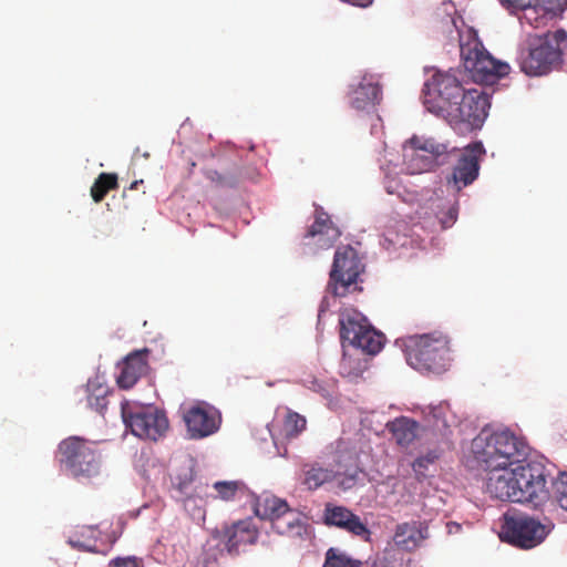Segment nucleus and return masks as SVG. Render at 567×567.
Returning a JSON list of instances; mask_svg holds the SVG:
<instances>
[{
    "label": "nucleus",
    "instance_id": "393cba45",
    "mask_svg": "<svg viewBox=\"0 0 567 567\" xmlns=\"http://www.w3.org/2000/svg\"><path fill=\"white\" fill-rule=\"evenodd\" d=\"M388 430L391 432L396 444L409 446L416 437L417 423L409 417H399L388 423Z\"/></svg>",
    "mask_w": 567,
    "mask_h": 567
},
{
    "label": "nucleus",
    "instance_id": "a878e982",
    "mask_svg": "<svg viewBox=\"0 0 567 567\" xmlns=\"http://www.w3.org/2000/svg\"><path fill=\"white\" fill-rule=\"evenodd\" d=\"M217 495L214 498H219L225 502L230 501H249L251 492L241 481H218L213 485Z\"/></svg>",
    "mask_w": 567,
    "mask_h": 567
},
{
    "label": "nucleus",
    "instance_id": "ddd939ff",
    "mask_svg": "<svg viewBox=\"0 0 567 567\" xmlns=\"http://www.w3.org/2000/svg\"><path fill=\"white\" fill-rule=\"evenodd\" d=\"M258 529L252 519L237 520L230 525L224 524L212 533L216 546H221L220 553L226 550L230 555H237L241 547L252 545L258 539Z\"/></svg>",
    "mask_w": 567,
    "mask_h": 567
},
{
    "label": "nucleus",
    "instance_id": "37998d69",
    "mask_svg": "<svg viewBox=\"0 0 567 567\" xmlns=\"http://www.w3.org/2000/svg\"><path fill=\"white\" fill-rule=\"evenodd\" d=\"M323 312V309L321 308L319 311V318L321 317V313Z\"/></svg>",
    "mask_w": 567,
    "mask_h": 567
},
{
    "label": "nucleus",
    "instance_id": "f3484780",
    "mask_svg": "<svg viewBox=\"0 0 567 567\" xmlns=\"http://www.w3.org/2000/svg\"><path fill=\"white\" fill-rule=\"evenodd\" d=\"M184 420L193 439L208 436L218 430L216 413L202 406L190 408L186 412Z\"/></svg>",
    "mask_w": 567,
    "mask_h": 567
},
{
    "label": "nucleus",
    "instance_id": "7ed1b4c3",
    "mask_svg": "<svg viewBox=\"0 0 567 567\" xmlns=\"http://www.w3.org/2000/svg\"><path fill=\"white\" fill-rule=\"evenodd\" d=\"M471 451L481 470L495 471L522 463L528 454V445L509 430L484 427L473 439Z\"/></svg>",
    "mask_w": 567,
    "mask_h": 567
},
{
    "label": "nucleus",
    "instance_id": "dca6fc26",
    "mask_svg": "<svg viewBox=\"0 0 567 567\" xmlns=\"http://www.w3.org/2000/svg\"><path fill=\"white\" fill-rule=\"evenodd\" d=\"M193 473L189 470L184 478L177 476L174 478L173 484L177 488L178 492L185 494V498L183 499V505L185 511L189 514L192 519L196 522L205 520L206 509H205V499L206 488L204 486H196L195 494H187L188 489L193 484Z\"/></svg>",
    "mask_w": 567,
    "mask_h": 567
},
{
    "label": "nucleus",
    "instance_id": "c756f323",
    "mask_svg": "<svg viewBox=\"0 0 567 567\" xmlns=\"http://www.w3.org/2000/svg\"><path fill=\"white\" fill-rule=\"evenodd\" d=\"M118 188V178L115 173H101L91 187V197L95 203H101L107 193Z\"/></svg>",
    "mask_w": 567,
    "mask_h": 567
},
{
    "label": "nucleus",
    "instance_id": "e433bc0d",
    "mask_svg": "<svg viewBox=\"0 0 567 567\" xmlns=\"http://www.w3.org/2000/svg\"><path fill=\"white\" fill-rule=\"evenodd\" d=\"M533 2H535L538 10L544 12L550 19L556 16L558 10V0H533Z\"/></svg>",
    "mask_w": 567,
    "mask_h": 567
},
{
    "label": "nucleus",
    "instance_id": "cd10ccee",
    "mask_svg": "<svg viewBox=\"0 0 567 567\" xmlns=\"http://www.w3.org/2000/svg\"><path fill=\"white\" fill-rule=\"evenodd\" d=\"M451 414L447 404H439L431 406L426 415L427 422L432 425L433 430L440 433L441 441L446 445L450 444V436L452 434L451 425L447 416Z\"/></svg>",
    "mask_w": 567,
    "mask_h": 567
},
{
    "label": "nucleus",
    "instance_id": "1a4fd4ad",
    "mask_svg": "<svg viewBox=\"0 0 567 567\" xmlns=\"http://www.w3.org/2000/svg\"><path fill=\"white\" fill-rule=\"evenodd\" d=\"M340 338L368 354H377L383 347L384 336L378 332L368 319L353 308L339 313Z\"/></svg>",
    "mask_w": 567,
    "mask_h": 567
},
{
    "label": "nucleus",
    "instance_id": "412c9836",
    "mask_svg": "<svg viewBox=\"0 0 567 567\" xmlns=\"http://www.w3.org/2000/svg\"><path fill=\"white\" fill-rule=\"evenodd\" d=\"M382 99V90L372 76L362 78L352 92L351 106L359 111L373 109Z\"/></svg>",
    "mask_w": 567,
    "mask_h": 567
},
{
    "label": "nucleus",
    "instance_id": "a211bd4d",
    "mask_svg": "<svg viewBox=\"0 0 567 567\" xmlns=\"http://www.w3.org/2000/svg\"><path fill=\"white\" fill-rule=\"evenodd\" d=\"M150 350H136L130 353L121 364V371L117 375V384L121 389L132 388L137 380L146 373L148 364L147 357Z\"/></svg>",
    "mask_w": 567,
    "mask_h": 567
},
{
    "label": "nucleus",
    "instance_id": "423d86ee",
    "mask_svg": "<svg viewBox=\"0 0 567 567\" xmlns=\"http://www.w3.org/2000/svg\"><path fill=\"white\" fill-rule=\"evenodd\" d=\"M460 51L463 65L475 82L492 83L511 70L507 63L496 61L489 54L472 28L460 33Z\"/></svg>",
    "mask_w": 567,
    "mask_h": 567
},
{
    "label": "nucleus",
    "instance_id": "72a5a7b5",
    "mask_svg": "<svg viewBox=\"0 0 567 567\" xmlns=\"http://www.w3.org/2000/svg\"><path fill=\"white\" fill-rule=\"evenodd\" d=\"M306 419L297 412L288 411L285 420L282 430L287 437H295L306 429Z\"/></svg>",
    "mask_w": 567,
    "mask_h": 567
},
{
    "label": "nucleus",
    "instance_id": "6e6552de",
    "mask_svg": "<svg viewBox=\"0 0 567 567\" xmlns=\"http://www.w3.org/2000/svg\"><path fill=\"white\" fill-rule=\"evenodd\" d=\"M450 146L434 138L413 136L403 145V164L408 174H422L447 163Z\"/></svg>",
    "mask_w": 567,
    "mask_h": 567
},
{
    "label": "nucleus",
    "instance_id": "5701e85b",
    "mask_svg": "<svg viewBox=\"0 0 567 567\" xmlns=\"http://www.w3.org/2000/svg\"><path fill=\"white\" fill-rule=\"evenodd\" d=\"M249 501L252 504L256 516L270 522L278 517L279 514L285 513L288 506L286 501L271 495L256 496L251 493Z\"/></svg>",
    "mask_w": 567,
    "mask_h": 567
},
{
    "label": "nucleus",
    "instance_id": "a19ab883",
    "mask_svg": "<svg viewBox=\"0 0 567 567\" xmlns=\"http://www.w3.org/2000/svg\"><path fill=\"white\" fill-rule=\"evenodd\" d=\"M206 567H217V560L216 558H214L213 561H209L208 565Z\"/></svg>",
    "mask_w": 567,
    "mask_h": 567
},
{
    "label": "nucleus",
    "instance_id": "f704fd0d",
    "mask_svg": "<svg viewBox=\"0 0 567 567\" xmlns=\"http://www.w3.org/2000/svg\"><path fill=\"white\" fill-rule=\"evenodd\" d=\"M440 457V452L436 450L429 451L425 455L419 456L412 464V468L417 477L422 480L426 476L429 464H433Z\"/></svg>",
    "mask_w": 567,
    "mask_h": 567
},
{
    "label": "nucleus",
    "instance_id": "9d476101",
    "mask_svg": "<svg viewBox=\"0 0 567 567\" xmlns=\"http://www.w3.org/2000/svg\"><path fill=\"white\" fill-rule=\"evenodd\" d=\"M363 270L364 265L354 248L339 247L329 274L328 291L334 297H344L352 291H360L358 278Z\"/></svg>",
    "mask_w": 567,
    "mask_h": 567
},
{
    "label": "nucleus",
    "instance_id": "20e7f679",
    "mask_svg": "<svg viewBox=\"0 0 567 567\" xmlns=\"http://www.w3.org/2000/svg\"><path fill=\"white\" fill-rule=\"evenodd\" d=\"M406 362L420 372L442 373L451 361L450 340L442 332L410 336L401 340Z\"/></svg>",
    "mask_w": 567,
    "mask_h": 567
},
{
    "label": "nucleus",
    "instance_id": "2f4dec72",
    "mask_svg": "<svg viewBox=\"0 0 567 567\" xmlns=\"http://www.w3.org/2000/svg\"><path fill=\"white\" fill-rule=\"evenodd\" d=\"M323 567H363L360 560L353 559L339 548L331 547L326 553Z\"/></svg>",
    "mask_w": 567,
    "mask_h": 567
},
{
    "label": "nucleus",
    "instance_id": "58836bf2",
    "mask_svg": "<svg viewBox=\"0 0 567 567\" xmlns=\"http://www.w3.org/2000/svg\"><path fill=\"white\" fill-rule=\"evenodd\" d=\"M456 219V212L454 209H450L449 212V221L452 225Z\"/></svg>",
    "mask_w": 567,
    "mask_h": 567
},
{
    "label": "nucleus",
    "instance_id": "4be33fe9",
    "mask_svg": "<svg viewBox=\"0 0 567 567\" xmlns=\"http://www.w3.org/2000/svg\"><path fill=\"white\" fill-rule=\"evenodd\" d=\"M501 3L509 10H520L523 14L520 17L522 22L529 24L530 27L538 29L546 27L551 20L544 12L538 10L533 0H499Z\"/></svg>",
    "mask_w": 567,
    "mask_h": 567
},
{
    "label": "nucleus",
    "instance_id": "f03ea898",
    "mask_svg": "<svg viewBox=\"0 0 567 567\" xmlns=\"http://www.w3.org/2000/svg\"><path fill=\"white\" fill-rule=\"evenodd\" d=\"M486 491L499 501L540 506L549 498L545 466L537 462L519 463L515 468L487 471Z\"/></svg>",
    "mask_w": 567,
    "mask_h": 567
},
{
    "label": "nucleus",
    "instance_id": "ea45409f",
    "mask_svg": "<svg viewBox=\"0 0 567 567\" xmlns=\"http://www.w3.org/2000/svg\"><path fill=\"white\" fill-rule=\"evenodd\" d=\"M140 183H143V181H140V182H138V181H135V182H133V183L131 184L130 188H131V189H136V188H137V185H138Z\"/></svg>",
    "mask_w": 567,
    "mask_h": 567
},
{
    "label": "nucleus",
    "instance_id": "4c0bfd02",
    "mask_svg": "<svg viewBox=\"0 0 567 567\" xmlns=\"http://www.w3.org/2000/svg\"><path fill=\"white\" fill-rule=\"evenodd\" d=\"M110 567H138L136 558H116L110 563Z\"/></svg>",
    "mask_w": 567,
    "mask_h": 567
},
{
    "label": "nucleus",
    "instance_id": "b1692460",
    "mask_svg": "<svg viewBox=\"0 0 567 567\" xmlns=\"http://www.w3.org/2000/svg\"><path fill=\"white\" fill-rule=\"evenodd\" d=\"M100 535L99 525H81L71 532L68 543L72 548L97 553L96 540L100 538Z\"/></svg>",
    "mask_w": 567,
    "mask_h": 567
},
{
    "label": "nucleus",
    "instance_id": "473e14b6",
    "mask_svg": "<svg viewBox=\"0 0 567 567\" xmlns=\"http://www.w3.org/2000/svg\"><path fill=\"white\" fill-rule=\"evenodd\" d=\"M340 373L343 377L354 379L362 374L365 370V362L361 359L354 358L352 354L344 353L340 364Z\"/></svg>",
    "mask_w": 567,
    "mask_h": 567
},
{
    "label": "nucleus",
    "instance_id": "7c9ffc66",
    "mask_svg": "<svg viewBox=\"0 0 567 567\" xmlns=\"http://www.w3.org/2000/svg\"><path fill=\"white\" fill-rule=\"evenodd\" d=\"M336 476L337 473L332 470L313 465L305 472L303 484L309 489H317L324 483L333 481Z\"/></svg>",
    "mask_w": 567,
    "mask_h": 567
},
{
    "label": "nucleus",
    "instance_id": "f8f14e48",
    "mask_svg": "<svg viewBox=\"0 0 567 567\" xmlns=\"http://www.w3.org/2000/svg\"><path fill=\"white\" fill-rule=\"evenodd\" d=\"M122 417L132 433L144 440L156 441L168 429V420L165 413L152 408L131 410L127 406H123Z\"/></svg>",
    "mask_w": 567,
    "mask_h": 567
},
{
    "label": "nucleus",
    "instance_id": "2eb2a0df",
    "mask_svg": "<svg viewBox=\"0 0 567 567\" xmlns=\"http://www.w3.org/2000/svg\"><path fill=\"white\" fill-rule=\"evenodd\" d=\"M324 523L336 526L363 540H369L371 532L361 518L344 506L327 504L323 514Z\"/></svg>",
    "mask_w": 567,
    "mask_h": 567
},
{
    "label": "nucleus",
    "instance_id": "39448f33",
    "mask_svg": "<svg viewBox=\"0 0 567 567\" xmlns=\"http://www.w3.org/2000/svg\"><path fill=\"white\" fill-rule=\"evenodd\" d=\"M566 45L567 33L563 29L529 37L527 48L519 53L520 70L530 76L549 73L561 63Z\"/></svg>",
    "mask_w": 567,
    "mask_h": 567
},
{
    "label": "nucleus",
    "instance_id": "bb28decb",
    "mask_svg": "<svg viewBox=\"0 0 567 567\" xmlns=\"http://www.w3.org/2000/svg\"><path fill=\"white\" fill-rule=\"evenodd\" d=\"M272 528L281 535L301 536L305 532V525L301 523L299 514L287 506L285 513L279 514L271 522Z\"/></svg>",
    "mask_w": 567,
    "mask_h": 567
},
{
    "label": "nucleus",
    "instance_id": "aec40b11",
    "mask_svg": "<svg viewBox=\"0 0 567 567\" xmlns=\"http://www.w3.org/2000/svg\"><path fill=\"white\" fill-rule=\"evenodd\" d=\"M341 231L332 223L328 213L321 207L315 212V221L307 231V237H318V245L321 248H329L339 239Z\"/></svg>",
    "mask_w": 567,
    "mask_h": 567
},
{
    "label": "nucleus",
    "instance_id": "79ce46f5",
    "mask_svg": "<svg viewBox=\"0 0 567 567\" xmlns=\"http://www.w3.org/2000/svg\"><path fill=\"white\" fill-rule=\"evenodd\" d=\"M349 476H350L351 478H355V477H357V471H354L353 473H351Z\"/></svg>",
    "mask_w": 567,
    "mask_h": 567
},
{
    "label": "nucleus",
    "instance_id": "9b49d317",
    "mask_svg": "<svg viewBox=\"0 0 567 567\" xmlns=\"http://www.w3.org/2000/svg\"><path fill=\"white\" fill-rule=\"evenodd\" d=\"M61 463L74 477H92L99 474L101 456L95 446L84 439L71 436L59 445Z\"/></svg>",
    "mask_w": 567,
    "mask_h": 567
},
{
    "label": "nucleus",
    "instance_id": "4468645a",
    "mask_svg": "<svg viewBox=\"0 0 567 567\" xmlns=\"http://www.w3.org/2000/svg\"><path fill=\"white\" fill-rule=\"evenodd\" d=\"M485 155L482 142H473L465 146L453 167L449 183H452L457 190L471 185L480 173V162Z\"/></svg>",
    "mask_w": 567,
    "mask_h": 567
},
{
    "label": "nucleus",
    "instance_id": "0eeeda50",
    "mask_svg": "<svg viewBox=\"0 0 567 567\" xmlns=\"http://www.w3.org/2000/svg\"><path fill=\"white\" fill-rule=\"evenodd\" d=\"M554 525L543 524L538 519L523 513H505L499 530V538L520 549H530L540 545Z\"/></svg>",
    "mask_w": 567,
    "mask_h": 567
},
{
    "label": "nucleus",
    "instance_id": "c85d7f7f",
    "mask_svg": "<svg viewBox=\"0 0 567 567\" xmlns=\"http://www.w3.org/2000/svg\"><path fill=\"white\" fill-rule=\"evenodd\" d=\"M85 392L89 406L103 414L109 403L107 396L111 393L109 386L101 383L97 379L89 380Z\"/></svg>",
    "mask_w": 567,
    "mask_h": 567
},
{
    "label": "nucleus",
    "instance_id": "6ab92c4d",
    "mask_svg": "<svg viewBox=\"0 0 567 567\" xmlns=\"http://www.w3.org/2000/svg\"><path fill=\"white\" fill-rule=\"evenodd\" d=\"M429 537V527L424 522L412 520L396 525L393 542L405 550L413 551Z\"/></svg>",
    "mask_w": 567,
    "mask_h": 567
},
{
    "label": "nucleus",
    "instance_id": "c9c22d12",
    "mask_svg": "<svg viewBox=\"0 0 567 567\" xmlns=\"http://www.w3.org/2000/svg\"><path fill=\"white\" fill-rule=\"evenodd\" d=\"M555 499L563 509L567 511V476L560 477L555 483Z\"/></svg>",
    "mask_w": 567,
    "mask_h": 567
},
{
    "label": "nucleus",
    "instance_id": "f257e3e1",
    "mask_svg": "<svg viewBox=\"0 0 567 567\" xmlns=\"http://www.w3.org/2000/svg\"><path fill=\"white\" fill-rule=\"evenodd\" d=\"M429 112L444 118L454 130L468 132L480 128L491 106L483 90H465L452 74L435 73L425 84L424 101Z\"/></svg>",
    "mask_w": 567,
    "mask_h": 567
}]
</instances>
